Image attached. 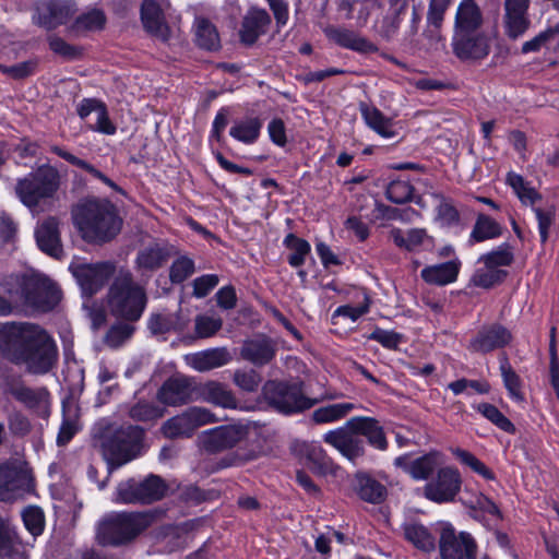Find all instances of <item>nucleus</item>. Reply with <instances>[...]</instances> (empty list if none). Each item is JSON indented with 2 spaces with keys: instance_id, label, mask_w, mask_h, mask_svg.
Wrapping results in <instances>:
<instances>
[{
  "instance_id": "obj_44",
  "label": "nucleus",
  "mask_w": 559,
  "mask_h": 559,
  "mask_svg": "<svg viewBox=\"0 0 559 559\" xmlns=\"http://www.w3.org/2000/svg\"><path fill=\"white\" fill-rule=\"evenodd\" d=\"M50 151L58 155L59 157L63 158L68 163H70L73 166H76L83 170H85L87 174H90L93 178L102 181L104 185L108 186L110 189L117 192H122L121 188L115 183L109 177H107L105 174H103L100 170H98L96 167H94L88 162L81 159L76 157L75 155L67 152L60 146L53 145L50 147Z\"/></svg>"
},
{
  "instance_id": "obj_25",
  "label": "nucleus",
  "mask_w": 559,
  "mask_h": 559,
  "mask_svg": "<svg viewBox=\"0 0 559 559\" xmlns=\"http://www.w3.org/2000/svg\"><path fill=\"white\" fill-rule=\"evenodd\" d=\"M173 255V246L167 242H153L136 253L134 267L141 274H152L163 267Z\"/></svg>"
},
{
  "instance_id": "obj_13",
  "label": "nucleus",
  "mask_w": 559,
  "mask_h": 559,
  "mask_svg": "<svg viewBox=\"0 0 559 559\" xmlns=\"http://www.w3.org/2000/svg\"><path fill=\"white\" fill-rule=\"evenodd\" d=\"M217 420L210 409L193 406L167 419L162 426V432L168 439L190 438L198 428Z\"/></svg>"
},
{
  "instance_id": "obj_64",
  "label": "nucleus",
  "mask_w": 559,
  "mask_h": 559,
  "mask_svg": "<svg viewBox=\"0 0 559 559\" xmlns=\"http://www.w3.org/2000/svg\"><path fill=\"white\" fill-rule=\"evenodd\" d=\"M49 48L57 55L66 59H75L81 55V50L68 44L64 39L57 35H50L48 37Z\"/></svg>"
},
{
  "instance_id": "obj_38",
  "label": "nucleus",
  "mask_w": 559,
  "mask_h": 559,
  "mask_svg": "<svg viewBox=\"0 0 559 559\" xmlns=\"http://www.w3.org/2000/svg\"><path fill=\"white\" fill-rule=\"evenodd\" d=\"M481 22V12L475 1L463 0L456 10L454 34L477 32Z\"/></svg>"
},
{
  "instance_id": "obj_49",
  "label": "nucleus",
  "mask_w": 559,
  "mask_h": 559,
  "mask_svg": "<svg viewBox=\"0 0 559 559\" xmlns=\"http://www.w3.org/2000/svg\"><path fill=\"white\" fill-rule=\"evenodd\" d=\"M514 261L513 248L509 243H502L495 250L481 254L478 258V263L489 265L496 270H503L502 267L510 266Z\"/></svg>"
},
{
  "instance_id": "obj_57",
  "label": "nucleus",
  "mask_w": 559,
  "mask_h": 559,
  "mask_svg": "<svg viewBox=\"0 0 559 559\" xmlns=\"http://www.w3.org/2000/svg\"><path fill=\"white\" fill-rule=\"evenodd\" d=\"M114 324L105 336V343L112 348H117L129 340L134 333V326L132 322L121 321Z\"/></svg>"
},
{
  "instance_id": "obj_14",
  "label": "nucleus",
  "mask_w": 559,
  "mask_h": 559,
  "mask_svg": "<svg viewBox=\"0 0 559 559\" xmlns=\"http://www.w3.org/2000/svg\"><path fill=\"white\" fill-rule=\"evenodd\" d=\"M69 270L79 283L82 292L93 296L114 275L116 265L109 261L97 263L72 262L69 265Z\"/></svg>"
},
{
  "instance_id": "obj_6",
  "label": "nucleus",
  "mask_w": 559,
  "mask_h": 559,
  "mask_svg": "<svg viewBox=\"0 0 559 559\" xmlns=\"http://www.w3.org/2000/svg\"><path fill=\"white\" fill-rule=\"evenodd\" d=\"M154 520L155 515L148 511L111 513L97 525V543L102 546L128 544L147 530Z\"/></svg>"
},
{
  "instance_id": "obj_34",
  "label": "nucleus",
  "mask_w": 559,
  "mask_h": 559,
  "mask_svg": "<svg viewBox=\"0 0 559 559\" xmlns=\"http://www.w3.org/2000/svg\"><path fill=\"white\" fill-rule=\"evenodd\" d=\"M186 361L192 369L204 372L227 365L231 355L225 347H215L188 355Z\"/></svg>"
},
{
  "instance_id": "obj_52",
  "label": "nucleus",
  "mask_w": 559,
  "mask_h": 559,
  "mask_svg": "<svg viewBox=\"0 0 559 559\" xmlns=\"http://www.w3.org/2000/svg\"><path fill=\"white\" fill-rule=\"evenodd\" d=\"M473 407L502 431L508 433L515 432L516 429L513 423L507 418L493 404L484 402L477 405H473Z\"/></svg>"
},
{
  "instance_id": "obj_20",
  "label": "nucleus",
  "mask_w": 559,
  "mask_h": 559,
  "mask_svg": "<svg viewBox=\"0 0 559 559\" xmlns=\"http://www.w3.org/2000/svg\"><path fill=\"white\" fill-rule=\"evenodd\" d=\"M75 11L73 0H41L37 3L33 20L37 25L50 31L66 24Z\"/></svg>"
},
{
  "instance_id": "obj_21",
  "label": "nucleus",
  "mask_w": 559,
  "mask_h": 559,
  "mask_svg": "<svg viewBox=\"0 0 559 559\" xmlns=\"http://www.w3.org/2000/svg\"><path fill=\"white\" fill-rule=\"evenodd\" d=\"M453 53L461 61H479L485 59L490 51L488 38L479 32L453 34Z\"/></svg>"
},
{
  "instance_id": "obj_56",
  "label": "nucleus",
  "mask_w": 559,
  "mask_h": 559,
  "mask_svg": "<svg viewBox=\"0 0 559 559\" xmlns=\"http://www.w3.org/2000/svg\"><path fill=\"white\" fill-rule=\"evenodd\" d=\"M195 272V263L188 255H179L169 267V281L173 284H181Z\"/></svg>"
},
{
  "instance_id": "obj_40",
  "label": "nucleus",
  "mask_w": 559,
  "mask_h": 559,
  "mask_svg": "<svg viewBox=\"0 0 559 559\" xmlns=\"http://www.w3.org/2000/svg\"><path fill=\"white\" fill-rule=\"evenodd\" d=\"M188 319L182 318L181 313H154L147 321V328L154 335L166 334L169 332H182L188 325Z\"/></svg>"
},
{
  "instance_id": "obj_22",
  "label": "nucleus",
  "mask_w": 559,
  "mask_h": 559,
  "mask_svg": "<svg viewBox=\"0 0 559 559\" xmlns=\"http://www.w3.org/2000/svg\"><path fill=\"white\" fill-rule=\"evenodd\" d=\"M512 341V333L499 323L484 325L469 341L468 349L473 353L487 354L508 346Z\"/></svg>"
},
{
  "instance_id": "obj_55",
  "label": "nucleus",
  "mask_w": 559,
  "mask_h": 559,
  "mask_svg": "<svg viewBox=\"0 0 559 559\" xmlns=\"http://www.w3.org/2000/svg\"><path fill=\"white\" fill-rule=\"evenodd\" d=\"M451 452L462 464L468 466L474 473L480 475L487 480L495 479L493 472L469 451L454 448L451 449Z\"/></svg>"
},
{
  "instance_id": "obj_42",
  "label": "nucleus",
  "mask_w": 559,
  "mask_h": 559,
  "mask_svg": "<svg viewBox=\"0 0 559 559\" xmlns=\"http://www.w3.org/2000/svg\"><path fill=\"white\" fill-rule=\"evenodd\" d=\"M262 127L263 122L259 117L236 120L229 130V135L238 142L250 145L259 140Z\"/></svg>"
},
{
  "instance_id": "obj_19",
  "label": "nucleus",
  "mask_w": 559,
  "mask_h": 559,
  "mask_svg": "<svg viewBox=\"0 0 559 559\" xmlns=\"http://www.w3.org/2000/svg\"><path fill=\"white\" fill-rule=\"evenodd\" d=\"M197 383L192 378L175 374L157 391V400L167 406H181L197 401Z\"/></svg>"
},
{
  "instance_id": "obj_1",
  "label": "nucleus",
  "mask_w": 559,
  "mask_h": 559,
  "mask_svg": "<svg viewBox=\"0 0 559 559\" xmlns=\"http://www.w3.org/2000/svg\"><path fill=\"white\" fill-rule=\"evenodd\" d=\"M0 355L14 364H25L33 374H46L58 361V346L46 330L34 323L0 329Z\"/></svg>"
},
{
  "instance_id": "obj_43",
  "label": "nucleus",
  "mask_w": 559,
  "mask_h": 559,
  "mask_svg": "<svg viewBox=\"0 0 559 559\" xmlns=\"http://www.w3.org/2000/svg\"><path fill=\"white\" fill-rule=\"evenodd\" d=\"M502 234V226L493 218L486 214H478L469 234L468 243L475 245L486 240L500 237Z\"/></svg>"
},
{
  "instance_id": "obj_32",
  "label": "nucleus",
  "mask_w": 559,
  "mask_h": 559,
  "mask_svg": "<svg viewBox=\"0 0 559 559\" xmlns=\"http://www.w3.org/2000/svg\"><path fill=\"white\" fill-rule=\"evenodd\" d=\"M271 17L264 9L251 8L245 15L239 32L241 43L254 44L266 32Z\"/></svg>"
},
{
  "instance_id": "obj_5",
  "label": "nucleus",
  "mask_w": 559,
  "mask_h": 559,
  "mask_svg": "<svg viewBox=\"0 0 559 559\" xmlns=\"http://www.w3.org/2000/svg\"><path fill=\"white\" fill-rule=\"evenodd\" d=\"M147 302L145 286L138 283L129 270H120L114 276L106 295V307L114 318L136 322L142 318Z\"/></svg>"
},
{
  "instance_id": "obj_37",
  "label": "nucleus",
  "mask_w": 559,
  "mask_h": 559,
  "mask_svg": "<svg viewBox=\"0 0 559 559\" xmlns=\"http://www.w3.org/2000/svg\"><path fill=\"white\" fill-rule=\"evenodd\" d=\"M355 491L361 500L373 504L382 503L388 496L386 486L367 473L356 475Z\"/></svg>"
},
{
  "instance_id": "obj_48",
  "label": "nucleus",
  "mask_w": 559,
  "mask_h": 559,
  "mask_svg": "<svg viewBox=\"0 0 559 559\" xmlns=\"http://www.w3.org/2000/svg\"><path fill=\"white\" fill-rule=\"evenodd\" d=\"M0 556L8 559H23L22 544L0 516Z\"/></svg>"
},
{
  "instance_id": "obj_4",
  "label": "nucleus",
  "mask_w": 559,
  "mask_h": 559,
  "mask_svg": "<svg viewBox=\"0 0 559 559\" xmlns=\"http://www.w3.org/2000/svg\"><path fill=\"white\" fill-rule=\"evenodd\" d=\"M143 435V429L133 425H108L95 432V445L100 450L109 473L139 456Z\"/></svg>"
},
{
  "instance_id": "obj_45",
  "label": "nucleus",
  "mask_w": 559,
  "mask_h": 559,
  "mask_svg": "<svg viewBox=\"0 0 559 559\" xmlns=\"http://www.w3.org/2000/svg\"><path fill=\"white\" fill-rule=\"evenodd\" d=\"M194 36L198 47L209 51H216L221 48L218 32L209 20L198 17L194 22Z\"/></svg>"
},
{
  "instance_id": "obj_12",
  "label": "nucleus",
  "mask_w": 559,
  "mask_h": 559,
  "mask_svg": "<svg viewBox=\"0 0 559 559\" xmlns=\"http://www.w3.org/2000/svg\"><path fill=\"white\" fill-rule=\"evenodd\" d=\"M506 181L524 205L532 206L538 223L540 241L545 243L548 240L550 228L555 222V207L552 205L537 206L536 202L542 200V195L521 175L510 171L507 175Z\"/></svg>"
},
{
  "instance_id": "obj_7",
  "label": "nucleus",
  "mask_w": 559,
  "mask_h": 559,
  "mask_svg": "<svg viewBox=\"0 0 559 559\" xmlns=\"http://www.w3.org/2000/svg\"><path fill=\"white\" fill-rule=\"evenodd\" d=\"M304 383L269 380L262 386V395L267 404L283 414H295L311 408L320 401H333L342 397V393L326 392L320 400L307 397L302 390Z\"/></svg>"
},
{
  "instance_id": "obj_31",
  "label": "nucleus",
  "mask_w": 559,
  "mask_h": 559,
  "mask_svg": "<svg viewBox=\"0 0 559 559\" xmlns=\"http://www.w3.org/2000/svg\"><path fill=\"white\" fill-rule=\"evenodd\" d=\"M390 238L397 248L409 252H418L433 246V239L425 228H411L404 231L394 227L390 230Z\"/></svg>"
},
{
  "instance_id": "obj_2",
  "label": "nucleus",
  "mask_w": 559,
  "mask_h": 559,
  "mask_svg": "<svg viewBox=\"0 0 559 559\" xmlns=\"http://www.w3.org/2000/svg\"><path fill=\"white\" fill-rule=\"evenodd\" d=\"M361 437L378 451L384 452L389 448L383 427L377 418L369 416L349 418L342 427L325 432L323 441L355 463L366 454V445Z\"/></svg>"
},
{
  "instance_id": "obj_27",
  "label": "nucleus",
  "mask_w": 559,
  "mask_h": 559,
  "mask_svg": "<svg viewBox=\"0 0 559 559\" xmlns=\"http://www.w3.org/2000/svg\"><path fill=\"white\" fill-rule=\"evenodd\" d=\"M141 21L144 29L152 36L167 41L170 29L166 22L165 12L156 0H144L141 4Z\"/></svg>"
},
{
  "instance_id": "obj_23",
  "label": "nucleus",
  "mask_w": 559,
  "mask_h": 559,
  "mask_svg": "<svg viewBox=\"0 0 559 559\" xmlns=\"http://www.w3.org/2000/svg\"><path fill=\"white\" fill-rule=\"evenodd\" d=\"M531 0H504L503 29L511 40L522 37L531 26Z\"/></svg>"
},
{
  "instance_id": "obj_61",
  "label": "nucleus",
  "mask_w": 559,
  "mask_h": 559,
  "mask_svg": "<svg viewBox=\"0 0 559 559\" xmlns=\"http://www.w3.org/2000/svg\"><path fill=\"white\" fill-rule=\"evenodd\" d=\"M26 530L33 535L38 536L44 532L45 514L39 507H27L22 513Z\"/></svg>"
},
{
  "instance_id": "obj_47",
  "label": "nucleus",
  "mask_w": 559,
  "mask_h": 559,
  "mask_svg": "<svg viewBox=\"0 0 559 559\" xmlns=\"http://www.w3.org/2000/svg\"><path fill=\"white\" fill-rule=\"evenodd\" d=\"M284 246L290 251L287 262L292 267H300L305 264L307 257L311 252L310 243L294 234H288L283 241Z\"/></svg>"
},
{
  "instance_id": "obj_36",
  "label": "nucleus",
  "mask_w": 559,
  "mask_h": 559,
  "mask_svg": "<svg viewBox=\"0 0 559 559\" xmlns=\"http://www.w3.org/2000/svg\"><path fill=\"white\" fill-rule=\"evenodd\" d=\"M404 538L416 549L431 552L436 549V538L429 527L421 522L409 519L402 524Z\"/></svg>"
},
{
  "instance_id": "obj_63",
  "label": "nucleus",
  "mask_w": 559,
  "mask_h": 559,
  "mask_svg": "<svg viewBox=\"0 0 559 559\" xmlns=\"http://www.w3.org/2000/svg\"><path fill=\"white\" fill-rule=\"evenodd\" d=\"M106 16L103 11L94 9L81 14L75 20V27L85 31H96L104 27Z\"/></svg>"
},
{
  "instance_id": "obj_29",
  "label": "nucleus",
  "mask_w": 559,
  "mask_h": 559,
  "mask_svg": "<svg viewBox=\"0 0 559 559\" xmlns=\"http://www.w3.org/2000/svg\"><path fill=\"white\" fill-rule=\"evenodd\" d=\"M38 248L56 260H62L64 252L60 239L59 222L56 217L45 219L35 231Z\"/></svg>"
},
{
  "instance_id": "obj_62",
  "label": "nucleus",
  "mask_w": 559,
  "mask_h": 559,
  "mask_svg": "<svg viewBox=\"0 0 559 559\" xmlns=\"http://www.w3.org/2000/svg\"><path fill=\"white\" fill-rule=\"evenodd\" d=\"M223 320L218 317L200 314L195 318V334L200 338L211 337L222 329Z\"/></svg>"
},
{
  "instance_id": "obj_50",
  "label": "nucleus",
  "mask_w": 559,
  "mask_h": 559,
  "mask_svg": "<svg viewBox=\"0 0 559 559\" xmlns=\"http://www.w3.org/2000/svg\"><path fill=\"white\" fill-rule=\"evenodd\" d=\"M500 372L509 396L514 401L522 402L524 400V395L521 390L522 381L510 365L506 355L500 358Z\"/></svg>"
},
{
  "instance_id": "obj_54",
  "label": "nucleus",
  "mask_w": 559,
  "mask_h": 559,
  "mask_svg": "<svg viewBox=\"0 0 559 559\" xmlns=\"http://www.w3.org/2000/svg\"><path fill=\"white\" fill-rule=\"evenodd\" d=\"M307 460L311 464V468L320 475H325L334 468L333 460L319 444H311L307 448Z\"/></svg>"
},
{
  "instance_id": "obj_9",
  "label": "nucleus",
  "mask_w": 559,
  "mask_h": 559,
  "mask_svg": "<svg viewBox=\"0 0 559 559\" xmlns=\"http://www.w3.org/2000/svg\"><path fill=\"white\" fill-rule=\"evenodd\" d=\"M167 488L164 479L154 474L143 479L132 477L117 485L114 501L122 504H150L160 500Z\"/></svg>"
},
{
  "instance_id": "obj_16",
  "label": "nucleus",
  "mask_w": 559,
  "mask_h": 559,
  "mask_svg": "<svg viewBox=\"0 0 559 559\" xmlns=\"http://www.w3.org/2000/svg\"><path fill=\"white\" fill-rule=\"evenodd\" d=\"M441 559H476L477 544L467 532H456L451 524L441 528L439 538Z\"/></svg>"
},
{
  "instance_id": "obj_18",
  "label": "nucleus",
  "mask_w": 559,
  "mask_h": 559,
  "mask_svg": "<svg viewBox=\"0 0 559 559\" xmlns=\"http://www.w3.org/2000/svg\"><path fill=\"white\" fill-rule=\"evenodd\" d=\"M248 432V428L243 425H223L203 431L199 439L205 451L217 453L239 444L247 438Z\"/></svg>"
},
{
  "instance_id": "obj_59",
  "label": "nucleus",
  "mask_w": 559,
  "mask_h": 559,
  "mask_svg": "<svg viewBox=\"0 0 559 559\" xmlns=\"http://www.w3.org/2000/svg\"><path fill=\"white\" fill-rule=\"evenodd\" d=\"M233 381L236 386L245 392H255L262 382L261 374L254 369H237Z\"/></svg>"
},
{
  "instance_id": "obj_51",
  "label": "nucleus",
  "mask_w": 559,
  "mask_h": 559,
  "mask_svg": "<svg viewBox=\"0 0 559 559\" xmlns=\"http://www.w3.org/2000/svg\"><path fill=\"white\" fill-rule=\"evenodd\" d=\"M507 276L508 272L506 270H496L495 267L483 264L475 270L471 282L477 287L491 288L501 284Z\"/></svg>"
},
{
  "instance_id": "obj_53",
  "label": "nucleus",
  "mask_w": 559,
  "mask_h": 559,
  "mask_svg": "<svg viewBox=\"0 0 559 559\" xmlns=\"http://www.w3.org/2000/svg\"><path fill=\"white\" fill-rule=\"evenodd\" d=\"M129 416L135 421H154L164 416V408L155 402L139 401L130 407Z\"/></svg>"
},
{
  "instance_id": "obj_35",
  "label": "nucleus",
  "mask_w": 559,
  "mask_h": 559,
  "mask_svg": "<svg viewBox=\"0 0 559 559\" xmlns=\"http://www.w3.org/2000/svg\"><path fill=\"white\" fill-rule=\"evenodd\" d=\"M197 401L221 406L224 408H236L237 401L233 392L223 383L209 381L203 384H197Z\"/></svg>"
},
{
  "instance_id": "obj_41",
  "label": "nucleus",
  "mask_w": 559,
  "mask_h": 559,
  "mask_svg": "<svg viewBox=\"0 0 559 559\" xmlns=\"http://www.w3.org/2000/svg\"><path fill=\"white\" fill-rule=\"evenodd\" d=\"M459 275V264L454 261L429 265L421 270V278L433 285H448L456 281Z\"/></svg>"
},
{
  "instance_id": "obj_33",
  "label": "nucleus",
  "mask_w": 559,
  "mask_h": 559,
  "mask_svg": "<svg viewBox=\"0 0 559 559\" xmlns=\"http://www.w3.org/2000/svg\"><path fill=\"white\" fill-rule=\"evenodd\" d=\"M359 112L369 129L384 139H392L396 135L395 122L385 116L374 105L361 102Z\"/></svg>"
},
{
  "instance_id": "obj_15",
  "label": "nucleus",
  "mask_w": 559,
  "mask_h": 559,
  "mask_svg": "<svg viewBox=\"0 0 559 559\" xmlns=\"http://www.w3.org/2000/svg\"><path fill=\"white\" fill-rule=\"evenodd\" d=\"M462 477L457 468L445 466L424 487V496L436 503L453 502L461 491Z\"/></svg>"
},
{
  "instance_id": "obj_58",
  "label": "nucleus",
  "mask_w": 559,
  "mask_h": 559,
  "mask_svg": "<svg viewBox=\"0 0 559 559\" xmlns=\"http://www.w3.org/2000/svg\"><path fill=\"white\" fill-rule=\"evenodd\" d=\"M451 0H430L427 13V32L435 33L443 23Z\"/></svg>"
},
{
  "instance_id": "obj_10",
  "label": "nucleus",
  "mask_w": 559,
  "mask_h": 559,
  "mask_svg": "<svg viewBox=\"0 0 559 559\" xmlns=\"http://www.w3.org/2000/svg\"><path fill=\"white\" fill-rule=\"evenodd\" d=\"M20 293L27 306L41 312L55 309L62 297L59 286L39 273L24 275L20 283Z\"/></svg>"
},
{
  "instance_id": "obj_30",
  "label": "nucleus",
  "mask_w": 559,
  "mask_h": 559,
  "mask_svg": "<svg viewBox=\"0 0 559 559\" xmlns=\"http://www.w3.org/2000/svg\"><path fill=\"white\" fill-rule=\"evenodd\" d=\"M406 9L407 5L404 1L400 5H390L389 11L373 22L374 35L385 43L393 41L399 35Z\"/></svg>"
},
{
  "instance_id": "obj_39",
  "label": "nucleus",
  "mask_w": 559,
  "mask_h": 559,
  "mask_svg": "<svg viewBox=\"0 0 559 559\" xmlns=\"http://www.w3.org/2000/svg\"><path fill=\"white\" fill-rule=\"evenodd\" d=\"M359 406L352 402H341L323 405L316 408L311 414V420L317 425L333 424L346 418Z\"/></svg>"
},
{
  "instance_id": "obj_46",
  "label": "nucleus",
  "mask_w": 559,
  "mask_h": 559,
  "mask_svg": "<svg viewBox=\"0 0 559 559\" xmlns=\"http://www.w3.org/2000/svg\"><path fill=\"white\" fill-rule=\"evenodd\" d=\"M441 463V453L431 451L412 460L411 477L415 480L428 479Z\"/></svg>"
},
{
  "instance_id": "obj_8",
  "label": "nucleus",
  "mask_w": 559,
  "mask_h": 559,
  "mask_svg": "<svg viewBox=\"0 0 559 559\" xmlns=\"http://www.w3.org/2000/svg\"><path fill=\"white\" fill-rule=\"evenodd\" d=\"M60 186L58 171L50 166L39 167L16 180L14 191L21 203L32 212H38L40 205L55 197Z\"/></svg>"
},
{
  "instance_id": "obj_24",
  "label": "nucleus",
  "mask_w": 559,
  "mask_h": 559,
  "mask_svg": "<svg viewBox=\"0 0 559 559\" xmlns=\"http://www.w3.org/2000/svg\"><path fill=\"white\" fill-rule=\"evenodd\" d=\"M276 343L265 334H258L243 341L240 357L255 367L269 365L276 356Z\"/></svg>"
},
{
  "instance_id": "obj_11",
  "label": "nucleus",
  "mask_w": 559,
  "mask_h": 559,
  "mask_svg": "<svg viewBox=\"0 0 559 559\" xmlns=\"http://www.w3.org/2000/svg\"><path fill=\"white\" fill-rule=\"evenodd\" d=\"M34 490V478L27 463L9 459L0 463V501L13 502Z\"/></svg>"
},
{
  "instance_id": "obj_26",
  "label": "nucleus",
  "mask_w": 559,
  "mask_h": 559,
  "mask_svg": "<svg viewBox=\"0 0 559 559\" xmlns=\"http://www.w3.org/2000/svg\"><path fill=\"white\" fill-rule=\"evenodd\" d=\"M76 112L82 120H86L91 114L96 115V121L90 129L106 135L117 132L116 124L110 120L107 106L97 98H83L78 105Z\"/></svg>"
},
{
  "instance_id": "obj_17",
  "label": "nucleus",
  "mask_w": 559,
  "mask_h": 559,
  "mask_svg": "<svg viewBox=\"0 0 559 559\" xmlns=\"http://www.w3.org/2000/svg\"><path fill=\"white\" fill-rule=\"evenodd\" d=\"M5 392L41 418L50 415L51 394L46 386L31 388L22 380L8 383Z\"/></svg>"
},
{
  "instance_id": "obj_3",
  "label": "nucleus",
  "mask_w": 559,
  "mask_h": 559,
  "mask_svg": "<svg viewBox=\"0 0 559 559\" xmlns=\"http://www.w3.org/2000/svg\"><path fill=\"white\" fill-rule=\"evenodd\" d=\"M73 223L82 238L91 243L112 240L121 230L122 219L106 199L88 198L72 210Z\"/></svg>"
},
{
  "instance_id": "obj_28",
  "label": "nucleus",
  "mask_w": 559,
  "mask_h": 559,
  "mask_svg": "<svg viewBox=\"0 0 559 559\" xmlns=\"http://www.w3.org/2000/svg\"><path fill=\"white\" fill-rule=\"evenodd\" d=\"M324 34L329 40L346 49L360 53H373L378 51L376 44L346 27L328 26L324 28Z\"/></svg>"
},
{
  "instance_id": "obj_60",
  "label": "nucleus",
  "mask_w": 559,
  "mask_h": 559,
  "mask_svg": "<svg viewBox=\"0 0 559 559\" xmlns=\"http://www.w3.org/2000/svg\"><path fill=\"white\" fill-rule=\"evenodd\" d=\"M414 192L413 186L408 181L393 180L385 190L386 198L396 204H403L411 201Z\"/></svg>"
}]
</instances>
